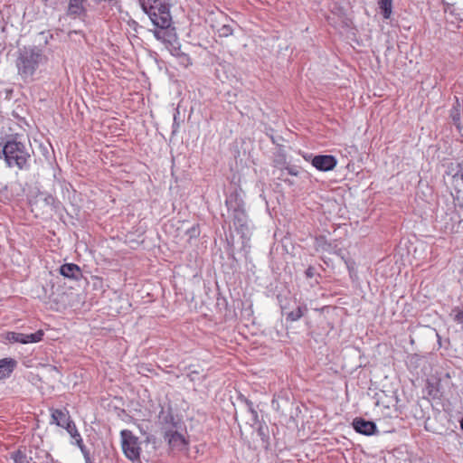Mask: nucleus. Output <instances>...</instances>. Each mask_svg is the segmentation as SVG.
Instances as JSON below:
<instances>
[{
    "instance_id": "obj_21",
    "label": "nucleus",
    "mask_w": 463,
    "mask_h": 463,
    "mask_svg": "<svg viewBox=\"0 0 463 463\" xmlns=\"http://www.w3.org/2000/svg\"><path fill=\"white\" fill-rule=\"evenodd\" d=\"M449 316L451 317L454 322L463 326V305L452 308Z\"/></svg>"
},
{
    "instance_id": "obj_7",
    "label": "nucleus",
    "mask_w": 463,
    "mask_h": 463,
    "mask_svg": "<svg viewBox=\"0 0 463 463\" xmlns=\"http://www.w3.org/2000/svg\"><path fill=\"white\" fill-rule=\"evenodd\" d=\"M158 422L164 435L168 433V430H180L182 427L181 420H176L171 409H162L160 411L158 414Z\"/></svg>"
},
{
    "instance_id": "obj_11",
    "label": "nucleus",
    "mask_w": 463,
    "mask_h": 463,
    "mask_svg": "<svg viewBox=\"0 0 463 463\" xmlns=\"http://www.w3.org/2000/svg\"><path fill=\"white\" fill-rule=\"evenodd\" d=\"M73 420L71 419L69 411L64 409H51V424H56L59 427L67 429V424H71Z\"/></svg>"
},
{
    "instance_id": "obj_25",
    "label": "nucleus",
    "mask_w": 463,
    "mask_h": 463,
    "mask_svg": "<svg viewBox=\"0 0 463 463\" xmlns=\"http://www.w3.org/2000/svg\"><path fill=\"white\" fill-rule=\"evenodd\" d=\"M168 50L170 52V53L178 58L180 56V54L183 53V52L181 51V47H180V44L179 43H171L170 46L168 47Z\"/></svg>"
},
{
    "instance_id": "obj_36",
    "label": "nucleus",
    "mask_w": 463,
    "mask_h": 463,
    "mask_svg": "<svg viewBox=\"0 0 463 463\" xmlns=\"http://www.w3.org/2000/svg\"><path fill=\"white\" fill-rule=\"evenodd\" d=\"M460 428H461V430H463V418H462V419H461V420H460Z\"/></svg>"
},
{
    "instance_id": "obj_27",
    "label": "nucleus",
    "mask_w": 463,
    "mask_h": 463,
    "mask_svg": "<svg viewBox=\"0 0 463 463\" xmlns=\"http://www.w3.org/2000/svg\"><path fill=\"white\" fill-rule=\"evenodd\" d=\"M75 445H77L79 447V449H80L83 457H85L86 455H90V450L87 449V447L84 445L83 443V440L81 439L80 440V443H75Z\"/></svg>"
},
{
    "instance_id": "obj_37",
    "label": "nucleus",
    "mask_w": 463,
    "mask_h": 463,
    "mask_svg": "<svg viewBox=\"0 0 463 463\" xmlns=\"http://www.w3.org/2000/svg\"><path fill=\"white\" fill-rule=\"evenodd\" d=\"M175 131H176V128H175V127L174 126L173 133H175Z\"/></svg>"
},
{
    "instance_id": "obj_16",
    "label": "nucleus",
    "mask_w": 463,
    "mask_h": 463,
    "mask_svg": "<svg viewBox=\"0 0 463 463\" xmlns=\"http://www.w3.org/2000/svg\"><path fill=\"white\" fill-rule=\"evenodd\" d=\"M378 6L384 19H389L392 13V0H378Z\"/></svg>"
},
{
    "instance_id": "obj_26",
    "label": "nucleus",
    "mask_w": 463,
    "mask_h": 463,
    "mask_svg": "<svg viewBox=\"0 0 463 463\" xmlns=\"http://www.w3.org/2000/svg\"><path fill=\"white\" fill-rule=\"evenodd\" d=\"M177 59L179 61V63L184 67H188L192 63L190 57L184 52L180 54V56Z\"/></svg>"
},
{
    "instance_id": "obj_24",
    "label": "nucleus",
    "mask_w": 463,
    "mask_h": 463,
    "mask_svg": "<svg viewBox=\"0 0 463 463\" xmlns=\"http://www.w3.org/2000/svg\"><path fill=\"white\" fill-rule=\"evenodd\" d=\"M220 37H228L233 33V28L231 24H222L217 31Z\"/></svg>"
},
{
    "instance_id": "obj_14",
    "label": "nucleus",
    "mask_w": 463,
    "mask_h": 463,
    "mask_svg": "<svg viewBox=\"0 0 463 463\" xmlns=\"http://www.w3.org/2000/svg\"><path fill=\"white\" fill-rule=\"evenodd\" d=\"M82 0H70L68 6L69 15H80L85 13Z\"/></svg>"
},
{
    "instance_id": "obj_5",
    "label": "nucleus",
    "mask_w": 463,
    "mask_h": 463,
    "mask_svg": "<svg viewBox=\"0 0 463 463\" xmlns=\"http://www.w3.org/2000/svg\"><path fill=\"white\" fill-rule=\"evenodd\" d=\"M57 203L55 197L43 192H38L35 195H32L29 198L31 211L34 213L35 216L43 215L54 210L57 208Z\"/></svg>"
},
{
    "instance_id": "obj_12",
    "label": "nucleus",
    "mask_w": 463,
    "mask_h": 463,
    "mask_svg": "<svg viewBox=\"0 0 463 463\" xmlns=\"http://www.w3.org/2000/svg\"><path fill=\"white\" fill-rule=\"evenodd\" d=\"M60 274L64 278L79 280L82 277L80 268L74 263H65L60 267Z\"/></svg>"
},
{
    "instance_id": "obj_6",
    "label": "nucleus",
    "mask_w": 463,
    "mask_h": 463,
    "mask_svg": "<svg viewBox=\"0 0 463 463\" xmlns=\"http://www.w3.org/2000/svg\"><path fill=\"white\" fill-rule=\"evenodd\" d=\"M121 447L124 455L131 461H137L140 458V446L138 438L134 436L128 430H123L120 432Z\"/></svg>"
},
{
    "instance_id": "obj_30",
    "label": "nucleus",
    "mask_w": 463,
    "mask_h": 463,
    "mask_svg": "<svg viewBox=\"0 0 463 463\" xmlns=\"http://www.w3.org/2000/svg\"><path fill=\"white\" fill-rule=\"evenodd\" d=\"M306 275L307 278H312L314 276V268L312 267H309L307 270H306Z\"/></svg>"
},
{
    "instance_id": "obj_1",
    "label": "nucleus",
    "mask_w": 463,
    "mask_h": 463,
    "mask_svg": "<svg viewBox=\"0 0 463 463\" xmlns=\"http://www.w3.org/2000/svg\"><path fill=\"white\" fill-rule=\"evenodd\" d=\"M47 61V55L39 46L26 45L18 48L15 59L17 74L24 82H32L39 69Z\"/></svg>"
},
{
    "instance_id": "obj_18",
    "label": "nucleus",
    "mask_w": 463,
    "mask_h": 463,
    "mask_svg": "<svg viewBox=\"0 0 463 463\" xmlns=\"http://www.w3.org/2000/svg\"><path fill=\"white\" fill-rule=\"evenodd\" d=\"M44 332L40 329L33 334H24L23 337V344H30V343H38L41 342L43 338Z\"/></svg>"
},
{
    "instance_id": "obj_17",
    "label": "nucleus",
    "mask_w": 463,
    "mask_h": 463,
    "mask_svg": "<svg viewBox=\"0 0 463 463\" xmlns=\"http://www.w3.org/2000/svg\"><path fill=\"white\" fill-rule=\"evenodd\" d=\"M307 307L306 305L298 306L295 310H292L287 315V320L295 322L299 320L307 312Z\"/></svg>"
},
{
    "instance_id": "obj_22",
    "label": "nucleus",
    "mask_w": 463,
    "mask_h": 463,
    "mask_svg": "<svg viewBox=\"0 0 463 463\" xmlns=\"http://www.w3.org/2000/svg\"><path fill=\"white\" fill-rule=\"evenodd\" d=\"M24 333L19 332H8L5 339L10 343H20L23 344Z\"/></svg>"
},
{
    "instance_id": "obj_4",
    "label": "nucleus",
    "mask_w": 463,
    "mask_h": 463,
    "mask_svg": "<svg viewBox=\"0 0 463 463\" xmlns=\"http://www.w3.org/2000/svg\"><path fill=\"white\" fill-rule=\"evenodd\" d=\"M143 11L149 16L153 24L167 29L172 24L169 5L163 0H138Z\"/></svg>"
},
{
    "instance_id": "obj_15",
    "label": "nucleus",
    "mask_w": 463,
    "mask_h": 463,
    "mask_svg": "<svg viewBox=\"0 0 463 463\" xmlns=\"http://www.w3.org/2000/svg\"><path fill=\"white\" fill-rule=\"evenodd\" d=\"M11 458L14 463H31L32 457H28L26 454L25 448H20L17 450L11 453Z\"/></svg>"
},
{
    "instance_id": "obj_2",
    "label": "nucleus",
    "mask_w": 463,
    "mask_h": 463,
    "mask_svg": "<svg viewBox=\"0 0 463 463\" xmlns=\"http://www.w3.org/2000/svg\"><path fill=\"white\" fill-rule=\"evenodd\" d=\"M32 149L16 137H11L4 144L3 157L10 168L27 171L31 166Z\"/></svg>"
},
{
    "instance_id": "obj_38",
    "label": "nucleus",
    "mask_w": 463,
    "mask_h": 463,
    "mask_svg": "<svg viewBox=\"0 0 463 463\" xmlns=\"http://www.w3.org/2000/svg\"><path fill=\"white\" fill-rule=\"evenodd\" d=\"M460 178H461V180L463 181V174H461Z\"/></svg>"
},
{
    "instance_id": "obj_20",
    "label": "nucleus",
    "mask_w": 463,
    "mask_h": 463,
    "mask_svg": "<svg viewBox=\"0 0 463 463\" xmlns=\"http://www.w3.org/2000/svg\"><path fill=\"white\" fill-rule=\"evenodd\" d=\"M67 430V432L70 434L71 438V443L72 444H75V443H80V440L82 439L80 432L78 431L77 430V427L73 422H71V424L68 423L67 424V429H65Z\"/></svg>"
},
{
    "instance_id": "obj_8",
    "label": "nucleus",
    "mask_w": 463,
    "mask_h": 463,
    "mask_svg": "<svg viewBox=\"0 0 463 463\" xmlns=\"http://www.w3.org/2000/svg\"><path fill=\"white\" fill-rule=\"evenodd\" d=\"M311 164L318 171L333 170L337 165V159L331 155H317L312 157Z\"/></svg>"
},
{
    "instance_id": "obj_10",
    "label": "nucleus",
    "mask_w": 463,
    "mask_h": 463,
    "mask_svg": "<svg viewBox=\"0 0 463 463\" xmlns=\"http://www.w3.org/2000/svg\"><path fill=\"white\" fill-rule=\"evenodd\" d=\"M354 430L363 435L371 436L377 432V426L372 420H367L363 418H355L353 420Z\"/></svg>"
},
{
    "instance_id": "obj_32",
    "label": "nucleus",
    "mask_w": 463,
    "mask_h": 463,
    "mask_svg": "<svg viewBox=\"0 0 463 463\" xmlns=\"http://www.w3.org/2000/svg\"><path fill=\"white\" fill-rule=\"evenodd\" d=\"M334 254H336L341 259H342V256H345L344 253H343V250L340 248H338V247H337L336 252H334Z\"/></svg>"
},
{
    "instance_id": "obj_19",
    "label": "nucleus",
    "mask_w": 463,
    "mask_h": 463,
    "mask_svg": "<svg viewBox=\"0 0 463 463\" xmlns=\"http://www.w3.org/2000/svg\"><path fill=\"white\" fill-rule=\"evenodd\" d=\"M317 245L323 251H326L328 253L334 254L337 250V244L335 241H326L323 238L317 240Z\"/></svg>"
},
{
    "instance_id": "obj_31",
    "label": "nucleus",
    "mask_w": 463,
    "mask_h": 463,
    "mask_svg": "<svg viewBox=\"0 0 463 463\" xmlns=\"http://www.w3.org/2000/svg\"><path fill=\"white\" fill-rule=\"evenodd\" d=\"M84 459H85V463H94L93 459L90 458V455H86L84 457Z\"/></svg>"
},
{
    "instance_id": "obj_3",
    "label": "nucleus",
    "mask_w": 463,
    "mask_h": 463,
    "mask_svg": "<svg viewBox=\"0 0 463 463\" xmlns=\"http://www.w3.org/2000/svg\"><path fill=\"white\" fill-rule=\"evenodd\" d=\"M229 212H232L233 225L242 238L250 236V227L245 211V203L238 192L230 194L225 200Z\"/></svg>"
},
{
    "instance_id": "obj_34",
    "label": "nucleus",
    "mask_w": 463,
    "mask_h": 463,
    "mask_svg": "<svg viewBox=\"0 0 463 463\" xmlns=\"http://www.w3.org/2000/svg\"><path fill=\"white\" fill-rule=\"evenodd\" d=\"M3 148H4V145L0 143V159L3 156Z\"/></svg>"
},
{
    "instance_id": "obj_28",
    "label": "nucleus",
    "mask_w": 463,
    "mask_h": 463,
    "mask_svg": "<svg viewBox=\"0 0 463 463\" xmlns=\"http://www.w3.org/2000/svg\"><path fill=\"white\" fill-rule=\"evenodd\" d=\"M241 401L245 403V405L247 407V411L249 412H250L251 411H253L255 409L254 406H253V402L251 401L248 400L245 397H242Z\"/></svg>"
},
{
    "instance_id": "obj_29",
    "label": "nucleus",
    "mask_w": 463,
    "mask_h": 463,
    "mask_svg": "<svg viewBox=\"0 0 463 463\" xmlns=\"http://www.w3.org/2000/svg\"><path fill=\"white\" fill-rule=\"evenodd\" d=\"M252 416V420L254 423H257L259 421V414L257 412V411L254 409L253 411H251L250 412Z\"/></svg>"
},
{
    "instance_id": "obj_9",
    "label": "nucleus",
    "mask_w": 463,
    "mask_h": 463,
    "mask_svg": "<svg viewBox=\"0 0 463 463\" xmlns=\"http://www.w3.org/2000/svg\"><path fill=\"white\" fill-rule=\"evenodd\" d=\"M164 439L173 449L184 450L187 449L188 442L179 430H168V433L164 435Z\"/></svg>"
},
{
    "instance_id": "obj_33",
    "label": "nucleus",
    "mask_w": 463,
    "mask_h": 463,
    "mask_svg": "<svg viewBox=\"0 0 463 463\" xmlns=\"http://www.w3.org/2000/svg\"><path fill=\"white\" fill-rule=\"evenodd\" d=\"M288 174L291 175H298V172L295 171L293 168H288Z\"/></svg>"
},
{
    "instance_id": "obj_35",
    "label": "nucleus",
    "mask_w": 463,
    "mask_h": 463,
    "mask_svg": "<svg viewBox=\"0 0 463 463\" xmlns=\"http://www.w3.org/2000/svg\"><path fill=\"white\" fill-rule=\"evenodd\" d=\"M453 119L456 121V120H458L459 119V114L457 113V116L453 115Z\"/></svg>"
},
{
    "instance_id": "obj_13",
    "label": "nucleus",
    "mask_w": 463,
    "mask_h": 463,
    "mask_svg": "<svg viewBox=\"0 0 463 463\" xmlns=\"http://www.w3.org/2000/svg\"><path fill=\"white\" fill-rule=\"evenodd\" d=\"M17 365L13 358H3L0 360V380L8 378Z\"/></svg>"
},
{
    "instance_id": "obj_23",
    "label": "nucleus",
    "mask_w": 463,
    "mask_h": 463,
    "mask_svg": "<svg viewBox=\"0 0 463 463\" xmlns=\"http://www.w3.org/2000/svg\"><path fill=\"white\" fill-rule=\"evenodd\" d=\"M342 260L346 265L350 278L353 279L356 272L354 260L350 258H345V256H342Z\"/></svg>"
}]
</instances>
